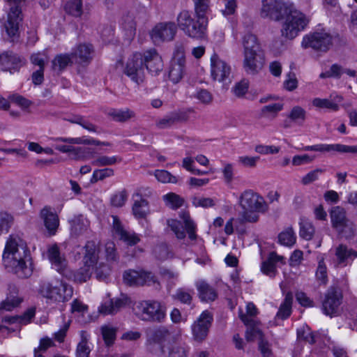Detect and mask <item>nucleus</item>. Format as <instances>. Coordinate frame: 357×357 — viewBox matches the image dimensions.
<instances>
[{"label":"nucleus","instance_id":"4be33fe9","mask_svg":"<svg viewBox=\"0 0 357 357\" xmlns=\"http://www.w3.org/2000/svg\"><path fill=\"white\" fill-rule=\"evenodd\" d=\"M129 303V297L125 294H121L119 297L111 299L109 302L102 305L100 312L105 315L114 314Z\"/></svg>","mask_w":357,"mask_h":357},{"label":"nucleus","instance_id":"c756f323","mask_svg":"<svg viewBox=\"0 0 357 357\" xmlns=\"http://www.w3.org/2000/svg\"><path fill=\"white\" fill-rule=\"evenodd\" d=\"M83 263L89 264L93 266L98 264L99 249L94 241H87L84 247Z\"/></svg>","mask_w":357,"mask_h":357},{"label":"nucleus","instance_id":"473e14b6","mask_svg":"<svg viewBox=\"0 0 357 357\" xmlns=\"http://www.w3.org/2000/svg\"><path fill=\"white\" fill-rule=\"evenodd\" d=\"M53 141L54 142H62L70 144H93V145H103V146H110L111 144L107 142H100L92 138H86L84 137H57L53 138Z\"/></svg>","mask_w":357,"mask_h":357},{"label":"nucleus","instance_id":"bb28decb","mask_svg":"<svg viewBox=\"0 0 357 357\" xmlns=\"http://www.w3.org/2000/svg\"><path fill=\"white\" fill-rule=\"evenodd\" d=\"M241 321L248 326L245 332V337L247 341H254L255 339H263V333L261 331L257 326V322L252 318H249L246 315H240Z\"/></svg>","mask_w":357,"mask_h":357},{"label":"nucleus","instance_id":"8fccbe9b","mask_svg":"<svg viewBox=\"0 0 357 357\" xmlns=\"http://www.w3.org/2000/svg\"><path fill=\"white\" fill-rule=\"evenodd\" d=\"M49 56L46 50L33 53L30 56L31 63L36 66L38 69H44L45 63L48 61Z\"/></svg>","mask_w":357,"mask_h":357},{"label":"nucleus","instance_id":"393cba45","mask_svg":"<svg viewBox=\"0 0 357 357\" xmlns=\"http://www.w3.org/2000/svg\"><path fill=\"white\" fill-rule=\"evenodd\" d=\"M6 298L0 303V310L11 311L18 307L23 298L18 296V290L14 285L9 286Z\"/></svg>","mask_w":357,"mask_h":357},{"label":"nucleus","instance_id":"c03bdc74","mask_svg":"<svg viewBox=\"0 0 357 357\" xmlns=\"http://www.w3.org/2000/svg\"><path fill=\"white\" fill-rule=\"evenodd\" d=\"M315 232L314 227L311 221L307 219H301L300 222V236L305 240H310Z\"/></svg>","mask_w":357,"mask_h":357},{"label":"nucleus","instance_id":"cd10ccee","mask_svg":"<svg viewBox=\"0 0 357 357\" xmlns=\"http://www.w3.org/2000/svg\"><path fill=\"white\" fill-rule=\"evenodd\" d=\"M196 287L198 291L199 298L202 301L212 302L218 297L216 290L204 281L197 282Z\"/></svg>","mask_w":357,"mask_h":357},{"label":"nucleus","instance_id":"7ed1b4c3","mask_svg":"<svg viewBox=\"0 0 357 357\" xmlns=\"http://www.w3.org/2000/svg\"><path fill=\"white\" fill-rule=\"evenodd\" d=\"M238 202L242 209L238 218L241 223L257 222L259 219V213H265L268 211V204L264 198L251 189L245 190L241 194Z\"/></svg>","mask_w":357,"mask_h":357},{"label":"nucleus","instance_id":"6e6552de","mask_svg":"<svg viewBox=\"0 0 357 357\" xmlns=\"http://www.w3.org/2000/svg\"><path fill=\"white\" fill-rule=\"evenodd\" d=\"M333 36L325 29H319L305 35L303 38L301 46L305 48L327 52L333 45Z\"/></svg>","mask_w":357,"mask_h":357},{"label":"nucleus","instance_id":"69168bd1","mask_svg":"<svg viewBox=\"0 0 357 357\" xmlns=\"http://www.w3.org/2000/svg\"><path fill=\"white\" fill-rule=\"evenodd\" d=\"M248 87V81L242 79L234 85L232 88V91L236 97L241 98L247 93Z\"/></svg>","mask_w":357,"mask_h":357},{"label":"nucleus","instance_id":"4c0bfd02","mask_svg":"<svg viewBox=\"0 0 357 357\" xmlns=\"http://www.w3.org/2000/svg\"><path fill=\"white\" fill-rule=\"evenodd\" d=\"M80 341L77 345L75 351L76 357H89L91 348L89 343V337L85 331L80 332Z\"/></svg>","mask_w":357,"mask_h":357},{"label":"nucleus","instance_id":"9b49d317","mask_svg":"<svg viewBox=\"0 0 357 357\" xmlns=\"http://www.w3.org/2000/svg\"><path fill=\"white\" fill-rule=\"evenodd\" d=\"M177 26L173 22H163L156 24L150 31V36L155 45L172 41L176 33Z\"/></svg>","mask_w":357,"mask_h":357},{"label":"nucleus","instance_id":"a878e982","mask_svg":"<svg viewBox=\"0 0 357 357\" xmlns=\"http://www.w3.org/2000/svg\"><path fill=\"white\" fill-rule=\"evenodd\" d=\"M337 264L345 266L357 257V251L349 248L346 245L340 244L335 249Z\"/></svg>","mask_w":357,"mask_h":357},{"label":"nucleus","instance_id":"39448f33","mask_svg":"<svg viewBox=\"0 0 357 357\" xmlns=\"http://www.w3.org/2000/svg\"><path fill=\"white\" fill-rule=\"evenodd\" d=\"M243 47V67L248 75H256L264 67V59L257 37L252 33L245 34L242 38Z\"/></svg>","mask_w":357,"mask_h":357},{"label":"nucleus","instance_id":"09e8293b","mask_svg":"<svg viewBox=\"0 0 357 357\" xmlns=\"http://www.w3.org/2000/svg\"><path fill=\"white\" fill-rule=\"evenodd\" d=\"M194 291L192 289H186L185 288H178L173 296L175 300L186 305H190L192 301Z\"/></svg>","mask_w":357,"mask_h":357},{"label":"nucleus","instance_id":"052dcab7","mask_svg":"<svg viewBox=\"0 0 357 357\" xmlns=\"http://www.w3.org/2000/svg\"><path fill=\"white\" fill-rule=\"evenodd\" d=\"M222 173L224 181L227 184H230L234 178V166L232 163L222 162Z\"/></svg>","mask_w":357,"mask_h":357},{"label":"nucleus","instance_id":"6e6d98bb","mask_svg":"<svg viewBox=\"0 0 357 357\" xmlns=\"http://www.w3.org/2000/svg\"><path fill=\"white\" fill-rule=\"evenodd\" d=\"M121 161V158L115 155L111 157L107 155H101L94 160L92 162V165L98 167L109 166Z\"/></svg>","mask_w":357,"mask_h":357},{"label":"nucleus","instance_id":"ddd939ff","mask_svg":"<svg viewBox=\"0 0 357 357\" xmlns=\"http://www.w3.org/2000/svg\"><path fill=\"white\" fill-rule=\"evenodd\" d=\"M342 294L335 287H331L325 294L322 301V310L325 314L330 317L336 316L340 312Z\"/></svg>","mask_w":357,"mask_h":357},{"label":"nucleus","instance_id":"f8f14e48","mask_svg":"<svg viewBox=\"0 0 357 357\" xmlns=\"http://www.w3.org/2000/svg\"><path fill=\"white\" fill-rule=\"evenodd\" d=\"M124 73L137 84L144 82L145 79L144 60L140 53L136 52L128 59Z\"/></svg>","mask_w":357,"mask_h":357},{"label":"nucleus","instance_id":"20e7f679","mask_svg":"<svg viewBox=\"0 0 357 357\" xmlns=\"http://www.w3.org/2000/svg\"><path fill=\"white\" fill-rule=\"evenodd\" d=\"M206 12H195V14L188 10H182L176 17L177 26L188 37L202 40L206 36L207 18Z\"/></svg>","mask_w":357,"mask_h":357},{"label":"nucleus","instance_id":"f257e3e1","mask_svg":"<svg viewBox=\"0 0 357 357\" xmlns=\"http://www.w3.org/2000/svg\"><path fill=\"white\" fill-rule=\"evenodd\" d=\"M260 16L276 22L285 17L282 35L290 40L304 30L310 21L305 14L294 8L293 3L282 0H262Z\"/></svg>","mask_w":357,"mask_h":357},{"label":"nucleus","instance_id":"a211bd4d","mask_svg":"<svg viewBox=\"0 0 357 357\" xmlns=\"http://www.w3.org/2000/svg\"><path fill=\"white\" fill-rule=\"evenodd\" d=\"M144 14V10L143 8L133 7L130 8L121 17V27L130 32V34L134 33L136 30L137 23Z\"/></svg>","mask_w":357,"mask_h":357},{"label":"nucleus","instance_id":"c85d7f7f","mask_svg":"<svg viewBox=\"0 0 357 357\" xmlns=\"http://www.w3.org/2000/svg\"><path fill=\"white\" fill-rule=\"evenodd\" d=\"M186 120V115L182 112L175 111L168 114L156 122V126L159 129L170 128L179 121Z\"/></svg>","mask_w":357,"mask_h":357},{"label":"nucleus","instance_id":"ea45409f","mask_svg":"<svg viewBox=\"0 0 357 357\" xmlns=\"http://www.w3.org/2000/svg\"><path fill=\"white\" fill-rule=\"evenodd\" d=\"M306 115V111L303 107L295 106L291 109L287 117L291 122L301 126L304 124Z\"/></svg>","mask_w":357,"mask_h":357},{"label":"nucleus","instance_id":"603ef678","mask_svg":"<svg viewBox=\"0 0 357 357\" xmlns=\"http://www.w3.org/2000/svg\"><path fill=\"white\" fill-rule=\"evenodd\" d=\"M166 205L172 208L176 209L183 206L184 199L179 195L170 192L163 196Z\"/></svg>","mask_w":357,"mask_h":357},{"label":"nucleus","instance_id":"423d86ee","mask_svg":"<svg viewBox=\"0 0 357 357\" xmlns=\"http://www.w3.org/2000/svg\"><path fill=\"white\" fill-rule=\"evenodd\" d=\"M172 337V333L166 326H155L146 331V348L149 353L161 356L165 353V346Z\"/></svg>","mask_w":357,"mask_h":357},{"label":"nucleus","instance_id":"79ce46f5","mask_svg":"<svg viewBox=\"0 0 357 357\" xmlns=\"http://www.w3.org/2000/svg\"><path fill=\"white\" fill-rule=\"evenodd\" d=\"M95 266L83 263V266L80 267L75 273V280L79 282H86L90 279Z\"/></svg>","mask_w":357,"mask_h":357},{"label":"nucleus","instance_id":"2f4dec72","mask_svg":"<svg viewBox=\"0 0 357 357\" xmlns=\"http://www.w3.org/2000/svg\"><path fill=\"white\" fill-rule=\"evenodd\" d=\"M41 216L44 220L46 229L51 235L55 234L59 225V218L56 214L50 211L49 208H45L41 211Z\"/></svg>","mask_w":357,"mask_h":357},{"label":"nucleus","instance_id":"a19ab883","mask_svg":"<svg viewBox=\"0 0 357 357\" xmlns=\"http://www.w3.org/2000/svg\"><path fill=\"white\" fill-rule=\"evenodd\" d=\"M336 232L339 236L346 239H351L356 236V227L354 222L349 220L342 226L337 228Z\"/></svg>","mask_w":357,"mask_h":357},{"label":"nucleus","instance_id":"b1692460","mask_svg":"<svg viewBox=\"0 0 357 357\" xmlns=\"http://www.w3.org/2000/svg\"><path fill=\"white\" fill-rule=\"evenodd\" d=\"M93 54V46L86 43L77 45L71 54L75 62L82 65L88 64L92 60Z\"/></svg>","mask_w":357,"mask_h":357},{"label":"nucleus","instance_id":"72a5a7b5","mask_svg":"<svg viewBox=\"0 0 357 357\" xmlns=\"http://www.w3.org/2000/svg\"><path fill=\"white\" fill-rule=\"evenodd\" d=\"M137 199H135L132 205V213L137 218H144L149 214V203L141 195L136 194Z\"/></svg>","mask_w":357,"mask_h":357},{"label":"nucleus","instance_id":"e433bc0d","mask_svg":"<svg viewBox=\"0 0 357 357\" xmlns=\"http://www.w3.org/2000/svg\"><path fill=\"white\" fill-rule=\"evenodd\" d=\"M107 114L112 120L117 122H126L135 116V112L128 108L125 109H112Z\"/></svg>","mask_w":357,"mask_h":357},{"label":"nucleus","instance_id":"0e129e2a","mask_svg":"<svg viewBox=\"0 0 357 357\" xmlns=\"http://www.w3.org/2000/svg\"><path fill=\"white\" fill-rule=\"evenodd\" d=\"M96 278L99 280H105L110 273V268L107 264L99 263L94 267Z\"/></svg>","mask_w":357,"mask_h":357},{"label":"nucleus","instance_id":"aec40b11","mask_svg":"<svg viewBox=\"0 0 357 357\" xmlns=\"http://www.w3.org/2000/svg\"><path fill=\"white\" fill-rule=\"evenodd\" d=\"M59 285V280L41 282L39 286L38 292L43 297L52 300L54 302H61L62 296L59 291L63 290V287Z\"/></svg>","mask_w":357,"mask_h":357},{"label":"nucleus","instance_id":"a18cd8bd","mask_svg":"<svg viewBox=\"0 0 357 357\" xmlns=\"http://www.w3.org/2000/svg\"><path fill=\"white\" fill-rule=\"evenodd\" d=\"M303 150L306 151L336 152L340 153V144H319L312 146H307L303 148Z\"/></svg>","mask_w":357,"mask_h":357},{"label":"nucleus","instance_id":"412c9836","mask_svg":"<svg viewBox=\"0 0 357 357\" xmlns=\"http://www.w3.org/2000/svg\"><path fill=\"white\" fill-rule=\"evenodd\" d=\"M113 229L115 234L119 236L120 240L128 245H135L140 241L139 237L132 231L124 229L119 219L116 216H112Z\"/></svg>","mask_w":357,"mask_h":357},{"label":"nucleus","instance_id":"37998d69","mask_svg":"<svg viewBox=\"0 0 357 357\" xmlns=\"http://www.w3.org/2000/svg\"><path fill=\"white\" fill-rule=\"evenodd\" d=\"M71 62V57L69 54H58L52 61V68L54 71L61 72Z\"/></svg>","mask_w":357,"mask_h":357},{"label":"nucleus","instance_id":"864d4df0","mask_svg":"<svg viewBox=\"0 0 357 357\" xmlns=\"http://www.w3.org/2000/svg\"><path fill=\"white\" fill-rule=\"evenodd\" d=\"M312 105L320 109H328L333 111H337L339 106L337 102H333L327 98H316L312 100Z\"/></svg>","mask_w":357,"mask_h":357},{"label":"nucleus","instance_id":"680f3d73","mask_svg":"<svg viewBox=\"0 0 357 357\" xmlns=\"http://www.w3.org/2000/svg\"><path fill=\"white\" fill-rule=\"evenodd\" d=\"M344 68L337 63L333 64L330 69L326 72L321 73L319 75L321 78L335 77L340 78L343 74Z\"/></svg>","mask_w":357,"mask_h":357},{"label":"nucleus","instance_id":"0eeeda50","mask_svg":"<svg viewBox=\"0 0 357 357\" xmlns=\"http://www.w3.org/2000/svg\"><path fill=\"white\" fill-rule=\"evenodd\" d=\"M137 308L139 318L143 321L161 324L165 320L167 307L158 301H143L137 305Z\"/></svg>","mask_w":357,"mask_h":357},{"label":"nucleus","instance_id":"338daca9","mask_svg":"<svg viewBox=\"0 0 357 357\" xmlns=\"http://www.w3.org/2000/svg\"><path fill=\"white\" fill-rule=\"evenodd\" d=\"M324 172V170L322 169H315L312 171L308 172L306 175H305L302 179L301 183L304 185H309L312 182L318 180L320 174Z\"/></svg>","mask_w":357,"mask_h":357},{"label":"nucleus","instance_id":"dca6fc26","mask_svg":"<svg viewBox=\"0 0 357 357\" xmlns=\"http://www.w3.org/2000/svg\"><path fill=\"white\" fill-rule=\"evenodd\" d=\"M211 73L214 80L223 82L231 73L230 66L214 53L211 57Z\"/></svg>","mask_w":357,"mask_h":357},{"label":"nucleus","instance_id":"f704fd0d","mask_svg":"<svg viewBox=\"0 0 357 357\" xmlns=\"http://www.w3.org/2000/svg\"><path fill=\"white\" fill-rule=\"evenodd\" d=\"M70 234L72 236L77 237L83 234L89 227V222L82 215L75 217L70 221Z\"/></svg>","mask_w":357,"mask_h":357},{"label":"nucleus","instance_id":"5fc2aeb1","mask_svg":"<svg viewBox=\"0 0 357 357\" xmlns=\"http://www.w3.org/2000/svg\"><path fill=\"white\" fill-rule=\"evenodd\" d=\"M189 348L185 344H176L169 349L167 357H188Z\"/></svg>","mask_w":357,"mask_h":357},{"label":"nucleus","instance_id":"13d9d810","mask_svg":"<svg viewBox=\"0 0 357 357\" xmlns=\"http://www.w3.org/2000/svg\"><path fill=\"white\" fill-rule=\"evenodd\" d=\"M153 253L155 257L160 260H165L172 257L168 246L165 243L155 245L153 248Z\"/></svg>","mask_w":357,"mask_h":357},{"label":"nucleus","instance_id":"7c9ffc66","mask_svg":"<svg viewBox=\"0 0 357 357\" xmlns=\"http://www.w3.org/2000/svg\"><path fill=\"white\" fill-rule=\"evenodd\" d=\"M332 227L336 230L349 219L347 218L346 210L340 206H334L330 211Z\"/></svg>","mask_w":357,"mask_h":357},{"label":"nucleus","instance_id":"1a4fd4ad","mask_svg":"<svg viewBox=\"0 0 357 357\" xmlns=\"http://www.w3.org/2000/svg\"><path fill=\"white\" fill-rule=\"evenodd\" d=\"M26 0H6L9 6L7 20L4 29L9 37H15L19 31L20 22L22 20V8Z\"/></svg>","mask_w":357,"mask_h":357},{"label":"nucleus","instance_id":"49530a36","mask_svg":"<svg viewBox=\"0 0 357 357\" xmlns=\"http://www.w3.org/2000/svg\"><path fill=\"white\" fill-rule=\"evenodd\" d=\"M116 328L111 326L105 325L101 327V333L107 347L114 344L116 336Z\"/></svg>","mask_w":357,"mask_h":357},{"label":"nucleus","instance_id":"f3484780","mask_svg":"<svg viewBox=\"0 0 357 357\" xmlns=\"http://www.w3.org/2000/svg\"><path fill=\"white\" fill-rule=\"evenodd\" d=\"M144 66L152 75H158L163 69L164 64L161 56L155 49H150L144 53Z\"/></svg>","mask_w":357,"mask_h":357},{"label":"nucleus","instance_id":"bf43d9fd","mask_svg":"<svg viewBox=\"0 0 357 357\" xmlns=\"http://www.w3.org/2000/svg\"><path fill=\"white\" fill-rule=\"evenodd\" d=\"M154 176L161 183H176L178 181L175 176L166 170L157 169L154 172Z\"/></svg>","mask_w":357,"mask_h":357},{"label":"nucleus","instance_id":"3c124183","mask_svg":"<svg viewBox=\"0 0 357 357\" xmlns=\"http://www.w3.org/2000/svg\"><path fill=\"white\" fill-rule=\"evenodd\" d=\"M65 10L74 17H80L82 14V0H70L66 4Z\"/></svg>","mask_w":357,"mask_h":357},{"label":"nucleus","instance_id":"774afa93","mask_svg":"<svg viewBox=\"0 0 357 357\" xmlns=\"http://www.w3.org/2000/svg\"><path fill=\"white\" fill-rule=\"evenodd\" d=\"M13 217L6 213H0V234L3 231H8L11 225L13 224Z\"/></svg>","mask_w":357,"mask_h":357},{"label":"nucleus","instance_id":"c9c22d12","mask_svg":"<svg viewBox=\"0 0 357 357\" xmlns=\"http://www.w3.org/2000/svg\"><path fill=\"white\" fill-rule=\"evenodd\" d=\"M185 68L184 59L172 61L169 71V77L174 83H178L183 77Z\"/></svg>","mask_w":357,"mask_h":357},{"label":"nucleus","instance_id":"4468645a","mask_svg":"<svg viewBox=\"0 0 357 357\" xmlns=\"http://www.w3.org/2000/svg\"><path fill=\"white\" fill-rule=\"evenodd\" d=\"M123 281L130 286L152 285L157 282L156 277L151 272L129 270L123 273Z\"/></svg>","mask_w":357,"mask_h":357},{"label":"nucleus","instance_id":"de8ad7c7","mask_svg":"<svg viewBox=\"0 0 357 357\" xmlns=\"http://www.w3.org/2000/svg\"><path fill=\"white\" fill-rule=\"evenodd\" d=\"M279 242L284 245L291 247L296 243V235L291 227H288L278 236Z\"/></svg>","mask_w":357,"mask_h":357},{"label":"nucleus","instance_id":"9d476101","mask_svg":"<svg viewBox=\"0 0 357 357\" xmlns=\"http://www.w3.org/2000/svg\"><path fill=\"white\" fill-rule=\"evenodd\" d=\"M180 218L183 220V223L177 220L172 219L167 221L168 226L178 239H183L185 237V229L188 234L189 238L195 240L197 238L195 234L196 226L190 218L189 213L187 212H181L180 213Z\"/></svg>","mask_w":357,"mask_h":357},{"label":"nucleus","instance_id":"f03ea898","mask_svg":"<svg viewBox=\"0 0 357 357\" xmlns=\"http://www.w3.org/2000/svg\"><path fill=\"white\" fill-rule=\"evenodd\" d=\"M3 261L19 278H28L32 274L30 252L19 234L10 235L3 253Z\"/></svg>","mask_w":357,"mask_h":357},{"label":"nucleus","instance_id":"5701e85b","mask_svg":"<svg viewBox=\"0 0 357 357\" xmlns=\"http://www.w3.org/2000/svg\"><path fill=\"white\" fill-rule=\"evenodd\" d=\"M47 257L52 266L58 272L61 273L67 266V260L63 254H61L56 244L49 246Z\"/></svg>","mask_w":357,"mask_h":357},{"label":"nucleus","instance_id":"2eb2a0df","mask_svg":"<svg viewBox=\"0 0 357 357\" xmlns=\"http://www.w3.org/2000/svg\"><path fill=\"white\" fill-rule=\"evenodd\" d=\"M213 319V314L208 310L200 314L192 326V335L195 340L201 342L206 338Z\"/></svg>","mask_w":357,"mask_h":357},{"label":"nucleus","instance_id":"e2e57ef3","mask_svg":"<svg viewBox=\"0 0 357 357\" xmlns=\"http://www.w3.org/2000/svg\"><path fill=\"white\" fill-rule=\"evenodd\" d=\"M127 198V191L126 190H123L112 196L110 199L111 204L115 207H121L125 204Z\"/></svg>","mask_w":357,"mask_h":357},{"label":"nucleus","instance_id":"4d7b16f0","mask_svg":"<svg viewBox=\"0 0 357 357\" xmlns=\"http://www.w3.org/2000/svg\"><path fill=\"white\" fill-rule=\"evenodd\" d=\"M114 174V172L111 168H105L101 169H96L93 172L91 178V183H95L98 181H102L106 178L111 177Z\"/></svg>","mask_w":357,"mask_h":357},{"label":"nucleus","instance_id":"58836bf2","mask_svg":"<svg viewBox=\"0 0 357 357\" xmlns=\"http://www.w3.org/2000/svg\"><path fill=\"white\" fill-rule=\"evenodd\" d=\"M292 302L293 295L291 292H288L285 296L284 301L280 306L276 317L281 319H286L288 318L291 313Z\"/></svg>","mask_w":357,"mask_h":357},{"label":"nucleus","instance_id":"6ab92c4d","mask_svg":"<svg viewBox=\"0 0 357 357\" xmlns=\"http://www.w3.org/2000/svg\"><path fill=\"white\" fill-rule=\"evenodd\" d=\"M24 61L12 52H3L0 54V68L3 71L13 73L24 65Z\"/></svg>","mask_w":357,"mask_h":357}]
</instances>
